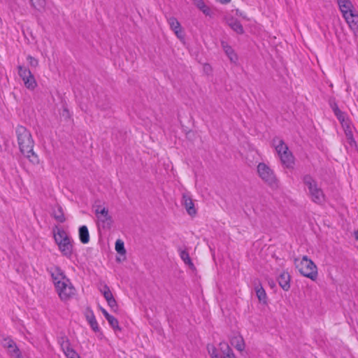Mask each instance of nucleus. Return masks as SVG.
Instances as JSON below:
<instances>
[{"label": "nucleus", "mask_w": 358, "mask_h": 358, "mask_svg": "<svg viewBox=\"0 0 358 358\" xmlns=\"http://www.w3.org/2000/svg\"><path fill=\"white\" fill-rule=\"evenodd\" d=\"M294 264L302 275L312 280L317 279L318 275L317 268L314 262L308 259L307 256H303L301 260L296 258Z\"/></svg>", "instance_id": "obj_3"}, {"label": "nucleus", "mask_w": 358, "mask_h": 358, "mask_svg": "<svg viewBox=\"0 0 358 358\" xmlns=\"http://www.w3.org/2000/svg\"><path fill=\"white\" fill-rule=\"evenodd\" d=\"M100 292L103 294L105 299L106 300L108 305L112 308L115 309L117 308V302L109 288V287L103 284L102 288H99Z\"/></svg>", "instance_id": "obj_12"}, {"label": "nucleus", "mask_w": 358, "mask_h": 358, "mask_svg": "<svg viewBox=\"0 0 358 358\" xmlns=\"http://www.w3.org/2000/svg\"><path fill=\"white\" fill-rule=\"evenodd\" d=\"M236 15L243 17V18H246V17L243 14V13L241 12L238 9L236 10Z\"/></svg>", "instance_id": "obj_40"}, {"label": "nucleus", "mask_w": 358, "mask_h": 358, "mask_svg": "<svg viewBox=\"0 0 358 358\" xmlns=\"http://www.w3.org/2000/svg\"><path fill=\"white\" fill-rule=\"evenodd\" d=\"M278 283L282 289L288 291L290 288V275L288 272H282L278 277Z\"/></svg>", "instance_id": "obj_17"}, {"label": "nucleus", "mask_w": 358, "mask_h": 358, "mask_svg": "<svg viewBox=\"0 0 358 358\" xmlns=\"http://www.w3.org/2000/svg\"><path fill=\"white\" fill-rule=\"evenodd\" d=\"M52 215L57 222L60 223H63L66 221V217L64 216L62 208L60 206H57V210H53Z\"/></svg>", "instance_id": "obj_28"}, {"label": "nucleus", "mask_w": 358, "mask_h": 358, "mask_svg": "<svg viewBox=\"0 0 358 358\" xmlns=\"http://www.w3.org/2000/svg\"><path fill=\"white\" fill-rule=\"evenodd\" d=\"M257 172L259 177L270 187H278V180L273 171L266 164L259 163L257 166Z\"/></svg>", "instance_id": "obj_5"}, {"label": "nucleus", "mask_w": 358, "mask_h": 358, "mask_svg": "<svg viewBox=\"0 0 358 358\" xmlns=\"http://www.w3.org/2000/svg\"><path fill=\"white\" fill-rule=\"evenodd\" d=\"M95 214L103 229H110L113 223L112 217L109 215L108 208L97 206Z\"/></svg>", "instance_id": "obj_7"}, {"label": "nucleus", "mask_w": 358, "mask_h": 358, "mask_svg": "<svg viewBox=\"0 0 358 358\" xmlns=\"http://www.w3.org/2000/svg\"><path fill=\"white\" fill-rule=\"evenodd\" d=\"M74 358H80V356L78 355V357H76Z\"/></svg>", "instance_id": "obj_44"}, {"label": "nucleus", "mask_w": 358, "mask_h": 358, "mask_svg": "<svg viewBox=\"0 0 358 358\" xmlns=\"http://www.w3.org/2000/svg\"><path fill=\"white\" fill-rule=\"evenodd\" d=\"M27 60L28 62L29 65H30L31 67H36L38 64V59H36L34 57H31V55H28L27 57Z\"/></svg>", "instance_id": "obj_37"}, {"label": "nucleus", "mask_w": 358, "mask_h": 358, "mask_svg": "<svg viewBox=\"0 0 358 358\" xmlns=\"http://www.w3.org/2000/svg\"><path fill=\"white\" fill-rule=\"evenodd\" d=\"M15 134L20 152L34 164L38 163V155L34 152V140L31 132L24 126L17 125Z\"/></svg>", "instance_id": "obj_1"}, {"label": "nucleus", "mask_w": 358, "mask_h": 358, "mask_svg": "<svg viewBox=\"0 0 358 358\" xmlns=\"http://www.w3.org/2000/svg\"><path fill=\"white\" fill-rule=\"evenodd\" d=\"M31 4V6L38 10H41L43 9L45 6L46 1L45 0H29Z\"/></svg>", "instance_id": "obj_30"}, {"label": "nucleus", "mask_w": 358, "mask_h": 358, "mask_svg": "<svg viewBox=\"0 0 358 358\" xmlns=\"http://www.w3.org/2000/svg\"><path fill=\"white\" fill-rule=\"evenodd\" d=\"M338 4L339 6V8L344 15V12H350L352 10L351 9L352 8V4L350 0H337Z\"/></svg>", "instance_id": "obj_25"}, {"label": "nucleus", "mask_w": 358, "mask_h": 358, "mask_svg": "<svg viewBox=\"0 0 358 358\" xmlns=\"http://www.w3.org/2000/svg\"><path fill=\"white\" fill-rule=\"evenodd\" d=\"M227 24L231 27V29H232L238 34H244L245 31L243 25L237 19L231 17L228 20Z\"/></svg>", "instance_id": "obj_18"}, {"label": "nucleus", "mask_w": 358, "mask_h": 358, "mask_svg": "<svg viewBox=\"0 0 358 358\" xmlns=\"http://www.w3.org/2000/svg\"><path fill=\"white\" fill-rule=\"evenodd\" d=\"M268 284L271 287H273L275 286L273 280L268 281Z\"/></svg>", "instance_id": "obj_41"}, {"label": "nucleus", "mask_w": 358, "mask_h": 358, "mask_svg": "<svg viewBox=\"0 0 358 358\" xmlns=\"http://www.w3.org/2000/svg\"><path fill=\"white\" fill-rule=\"evenodd\" d=\"M182 204L190 216H194L196 214V210L192 199L189 195L186 194L182 195Z\"/></svg>", "instance_id": "obj_13"}, {"label": "nucleus", "mask_w": 358, "mask_h": 358, "mask_svg": "<svg viewBox=\"0 0 358 358\" xmlns=\"http://www.w3.org/2000/svg\"><path fill=\"white\" fill-rule=\"evenodd\" d=\"M282 164L287 168H292L294 164V158L289 150L279 155Z\"/></svg>", "instance_id": "obj_15"}, {"label": "nucleus", "mask_w": 358, "mask_h": 358, "mask_svg": "<svg viewBox=\"0 0 358 358\" xmlns=\"http://www.w3.org/2000/svg\"><path fill=\"white\" fill-rule=\"evenodd\" d=\"M230 343L238 351L241 352L245 349L243 338L239 334L233 336L230 340Z\"/></svg>", "instance_id": "obj_20"}, {"label": "nucleus", "mask_w": 358, "mask_h": 358, "mask_svg": "<svg viewBox=\"0 0 358 358\" xmlns=\"http://www.w3.org/2000/svg\"><path fill=\"white\" fill-rule=\"evenodd\" d=\"M59 343L64 352L71 347L69 340L66 336L60 337L59 339Z\"/></svg>", "instance_id": "obj_32"}, {"label": "nucleus", "mask_w": 358, "mask_h": 358, "mask_svg": "<svg viewBox=\"0 0 358 358\" xmlns=\"http://www.w3.org/2000/svg\"><path fill=\"white\" fill-rule=\"evenodd\" d=\"M346 22H348L350 29L353 31L355 35L358 34V15L354 13L353 10L350 12H344L343 15Z\"/></svg>", "instance_id": "obj_10"}, {"label": "nucleus", "mask_w": 358, "mask_h": 358, "mask_svg": "<svg viewBox=\"0 0 358 358\" xmlns=\"http://www.w3.org/2000/svg\"><path fill=\"white\" fill-rule=\"evenodd\" d=\"M334 115L336 116L341 124L348 121V120H345V114L341 110H338Z\"/></svg>", "instance_id": "obj_35"}, {"label": "nucleus", "mask_w": 358, "mask_h": 358, "mask_svg": "<svg viewBox=\"0 0 358 358\" xmlns=\"http://www.w3.org/2000/svg\"><path fill=\"white\" fill-rule=\"evenodd\" d=\"M254 284L255 285V292H256V294H257V296L259 301V302L264 303V304H266V292L264 290V289L263 288V287L262 286L259 280H255L254 281Z\"/></svg>", "instance_id": "obj_14"}, {"label": "nucleus", "mask_w": 358, "mask_h": 358, "mask_svg": "<svg viewBox=\"0 0 358 358\" xmlns=\"http://www.w3.org/2000/svg\"><path fill=\"white\" fill-rule=\"evenodd\" d=\"M272 143L273 145L275 147V149L278 152V155L289 150L288 146L285 144L284 141L279 137L276 136L273 138Z\"/></svg>", "instance_id": "obj_16"}, {"label": "nucleus", "mask_w": 358, "mask_h": 358, "mask_svg": "<svg viewBox=\"0 0 358 358\" xmlns=\"http://www.w3.org/2000/svg\"><path fill=\"white\" fill-rule=\"evenodd\" d=\"M331 106L334 113H336L338 111V110H340L337 103L335 102L331 103Z\"/></svg>", "instance_id": "obj_38"}, {"label": "nucleus", "mask_w": 358, "mask_h": 358, "mask_svg": "<svg viewBox=\"0 0 358 358\" xmlns=\"http://www.w3.org/2000/svg\"><path fill=\"white\" fill-rule=\"evenodd\" d=\"M115 250L120 255H124L126 254V250L124 248V242L122 240L118 239V240L116 241V242H115Z\"/></svg>", "instance_id": "obj_31"}, {"label": "nucleus", "mask_w": 358, "mask_h": 358, "mask_svg": "<svg viewBox=\"0 0 358 358\" xmlns=\"http://www.w3.org/2000/svg\"><path fill=\"white\" fill-rule=\"evenodd\" d=\"M180 257L185 264H187L191 269H195V266L191 260L189 253L186 250H181L180 252Z\"/></svg>", "instance_id": "obj_29"}, {"label": "nucleus", "mask_w": 358, "mask_h": 358, "mask_svg": "<svg viewBox=\"0 0 358 358\" xmlns=\"http://www.w3.org/2000/svg\"><path fill=\"white\" fill-rule=\"evenodd\" d=\"M194 5L201 10L206 16H210V9L207 6L203 0H193Z\"/></svg>", "instance_id": "obj_27"}, {"label": "nucleus", "mask_w": 358, "mask_h": 358, "mask_svg": "<svg viewBox=\"0 0 358 358\" xmlns=\"http://www.w3.org/2000/svg\"><path fill=\"white\" fill-rule=\"evenodd\" d=\"M207 350L208 352V354L210 355L212 358H222V356L219 355L217 352V349L213 345L208 344L207 345Z\"/></svg>", "instance_id": "obj_33"}, {"label": "nucleus", "mask_w": 358, "mask_h": 358, "mask_svg": "<svg viewBox=\"0 0 358 358\" xmlns=\"http://www.w3.org/2000/svg\"><path fill=\"white\" fill-rule=\"evenodd\" d=\"M103 315H104V317L106 318H108L109 316H110V315L103 308H100Z\"/></svg>", "instance_id": "obj_39"}, {"label": "nucleus", "mask_w": 358, "mask_h": 358, "mask_svg": "<svg viewBox=\"0 0 358 358\" xmlns=\"http://www.w3.org/2000/svg\"><path fill=\"white\" fill-rule=\"evenodd\" d=\"M355 238L357 241H358V229L355 231Z\"/></svg>", "instance_id": "obj_42"}, {"label": "nucleus", "mask_w": 358, "mask_h": 358, "mask_svg": "<svg viewBox=\"0 0 358 358\" xmlns=\"http://www.w3.org/2000/svg\"><path fill=\"white\" fill-rule=\"evenodd\" d=\"M79 238L82 243L87 244L90 241V234L86 226H81L78 229Z\"/></svg>", "instance_id": "obj_22"}, {"label": "nucleus", "mask_w": 358, "mask_h": 358, "mask_svg": "<svg viewBox=\"0 0 358 358\" xmlns=\"http://www.w3.org/2000/svg\"><path fill=\"white\" fill-rule=\"evenodd\" d=\"M86 319L94 331H99V324L92 311L86 313Z\"/></svg>", "instance_id": "obj_23"}, {"label": "nucleus", "mask_w": 358, "mask_h": 358, "mask_svg": "<svg viewBox=\"0 0 358 358\" xmlns=\"http://www.w3.org/2000/svg\"><path fill=\"white\" fill-rule=\"evenodd\" d=\"M18 74L28 90H34L37 87L35 76L30 69H18Z\"/></svg>", "instance_id": "obj_8"}, {"label": "nucleus", "mask_w": 358, "mask_h": 358, "mask_svg": "<svg viewBox=\"0 0 358 358\" xmlns=\"http://www.w3.org/2000/svg\"><path fill=\"white\" fill-rule=\"evenodd\" d=\"M222 46L230 61L236 64L238 61V56L234 49L225 42H222Z\"/></svg>", "instance_id": "obj_19"}, {"label": "nucleus", "mask_w": 358, "mask_h": 358, "mask_svg": "<svg viewBox=\"0 0 358 358\" xmlns=\"http://www.w3.org/2000/svg\"><path fill=\"white\" fill-rule=\"evenodd\" d=\"M106 320L108 322V323L110 324V325L114 329L121 330V328L119 327L118 321L115 317H113V315H110L108 318H106Z\"/></svg>", "instance_id": "obj_34"}, {"label": "nucleus", "mask_w": 358, "mask_h": 358, "mask_svg": "<svg viewBox=\"0 0 358 358\" xmlns=\"http://www.w3.org/2000/svg\"><path fill=\"white\" fill-rule=\"evenodd\" d=\"M220 345L223 353L222 358H236L232 350L227 343H221Z\"/></svg>", "instance_id": "obj_26"}, {"label": "nucleus", "mask_w": 358, "mask_h": 358, "mask_svg": "<svg viewBox=\"0 0 358 358\" xmlns=\"http://www.w3.org/2000/svg\"><path fill=\"white\" fill-rule=\"evenodd\" d=\"M52 279L54 280V283H55V285L56 286V282L57 281H64V282H67L68 281V278L64 275L63 272L62 271V270L57 267L54 272L52 273Z\"/></svg>", "instance_id": "obj_24"}, {"label": "nucleus", "mask_w": 358, "mask_h": 358, "mask_svg": "<svg viewBox=\"0 0 358 358\" xmlns=\"http://www.w3.org/2000/svg\"><path fill=\"white\" fill-rule=\"evenodd\" d=\"M341 125L344 129V131H345V136L348 141L349 144L350 145H355L356 143H355V141L353 137V134H352L349 121H348L345 123H343Z\"/></svg>", "instance_id": "obj_21"}, {"label": "nucleus", "mask_w": 358, "mask_h": 358, "mask_svg": "<svg viewBox=\"0 0 358 358\" xmlns=\"http://www.w3.org/2000/svg\"><path fill=\"white\" fill-rule=\"evenodd\" d=\"M222 3H227L231 1V0H220Z\"/></svg>", "instance_id": "obj_43"}, {"label": "nucleus", "mask_w": 358, "mask_h": 358, "mask_svg": "<svg viewBox=\"0 0 358 358\" xmlns=\"http://www.w3.org/2000/svg\"><path fill=\"white\" fill-rule=\"evenodd\" d=\"M168 22L171 30L173 31L178 38L180 41L185 39V33L180 23L175 17H171L168 19Z\"/></svg>", "instance_id": "obj_11"}, {"label": "nucleus", "mask_w": 358, "mask_h": 358, "mask_svg": "<svg viewBox=\"0 0 358 358\" xmlns=\"http://www.w3.org/2000/svg\"><path fill=\"white\" fill-rule=\"evenodd\" d=\"M53 236L59 250L63 256L71 259L73 252V241L62 227L55 226L52 229Z\"/></svg>", "instance_id": "obj_2"}, {"label": "nucleus", "mask_w": 358, "mask_h": 358, "mask_svg": "<svg viewBox=\"0 0 358 358\" xmlns=\"http://www.w3.org/2000/svg\"><path fill=\"white\" fill-rule=\"evenodd\" d=\"M64 352L68 358H74L78 356V354L71 347L69 348V349L65 350Z\"/></svg>", "instance_id": "obj_36"}, {"label": "nucleus", "mask_w": 358, "mask_h": 358, "mask_svg": "<svg viewBox=\"0 0 358 358\" xmlns=\"http://www.w3.org/2000/svg\"><path fill=\"white\" fill-rule=\"evenodd\" d=\"M303 181L307 186L309 195L314 203L321 204L324 201V194L322 189L318 187L317 182L310 175H306Z\"/></svg>", "instance_id": "obj_4"}, {"label": "nucleus", "mask_w": 358, "mask_h": 358, "mask_svg": "<svg viewBox=\"0 0 358 358\" xmlns=\"http://www.w3.org/2000/svg\"><path fill=\"white\" fill-rule=\"evenodd\" d=\"M56 289L61 300L68 301L76 294V289L68 279L67 282L57 281Z\"/></svg>", "instance_id": "obj_6"}, {"label": "nucleus", "mask_w": 358, "mask_h": 358, "mask_svg": "<svg viewBox=\"0 0 358 358\" xmlns=\"http://www.w3.org/2000/svg\"><path fill=\"white\" fill-rule=\"evenodd\" d=\"M1 344L7 350V353L11 358H23L20 350L10 338H3Z\"/></svg>", "instance_id": "obj_9"}]
</instances>
